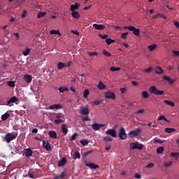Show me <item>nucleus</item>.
Masks as SVG:
<instances>
[{"mask_svg": "<svg viewBox=\"0 0 179 179\" xmlns=\"http://www.w3.org/2000/svg\"><path fill=\"white\" fill-rule=\"evenodd\" d=\"M154 143H164V141L161 140L160 138L155 137L153 139Z\"/></svg>", "mask_w": 179, "mask_h": 179, "instance_id": "nucleus-32", "label": "nucleus"}, {"mask_svg": "<svg viewBox=\"0 0 179 179\" xmlns=\"http://www.w3.org/2000/svg\"><path fill=\"white\" fill-rule=\"evenodd\" d=\"M106 135H110L112 138H117V131L114 129H109L106 131Z\"/></svg>", "mask_w": 179, "mask_h": 179, "instance_id": "nucleus-8", "label": "nucleus"}, {"mask_svg": "<svg viewBox=\"0 0 179 179\" xmlns=\"http://www.w3.org/2000/svg\"><path fill=\"white\" fill-rule=\"evenodd\" d=\"M90 57H93L94 55H99V53H97V52H89L87 53Z\"/></svg>", "mask_w": 179, "mask_h": 179, "instance_id": "nucleus-53", "label": "nucleus"}, {"mask_svg": "<svg viewBox=\"0 0 179 179\" xmlns=\"http://www.w3.org/2000/svg\"><path fill=\"white\" fill-rule=\"evenodd\" d=\"M124 29L129 30V31H133L134 36H139V34H141V30L139 29L135 28V27H124Z\"/></svg>", "mask_w": 179, "mask_h": 179, "instance_id": "nucleus-2", "label": "nucleus"}, {"mask_svg": "<svg viewBox=\"0 0 179 179\" xmlns=\"http://www.w3.org/2000/svg\"><path fill=\"white\" fill-rule=\"evenodd\" d=\"M45 16V12H41L38 13L37 17L38 19H41L42 17H44Z\"/></svg>", "mask_w": 179, "mask_h": 179, "instance_id": "nucleus-44", "label": "nucleus"}, {"mask_svg": "<svg viewBox=\"0 0 179 179\" xmlns=\"http://www.w3.org/2000/svg\"><path fill=\"white\" fill-rule=\"evenodd\" d=\"M89 94H90V91H89V90H85L83 92L84 99H87Z\"/></svg>", "mask_w": 179, "mask_h": 179, "instance_id": "nucleus-34", "label": "nucleus"}, {"mask_svg": "<svg viewBox=\"0 0 179 179\" xmlns=\"http://www.w3.org/2000/svg\"><path fill=\"white\" fill-rule=\"evenodd\" d=\"M106 41L108 45H110V44H113V43H114L115 41L111 38H107Z\"/></svg>", "mask_w": 179, "mask_h": 179, "instance_id": "nucleus-49", "label": "nucleus"}, {"mask_svg": "<svg viewBox=\"0 0 179 179\" xmlns=\"http://www.w3.org/2000/svg\"><path fill=\"white\" fill-rule=\"evenodd\" d=\"M98 87L100 90H104V89H106V85H104L103 82L100 81L98 85Z\"/></svg>", "mask_w": 179, "mask_h": 179, "instance_id": "nucleus-30", "label": "nucleus"}, {"mask_svg": "<svg viewBox=\"0 0 179 179\" xmlns=\"http://www.w3.org/2000/svg\"><path fill=\"white\" fill-rule=\"evenodd\" d=\"M99 37L102 38V40H107L108 38V35H101L99 34Z\"/></svg>", "mask_w": 179, "mask_h": 179, "instance_id": "nucleus-56", "label": "nucleus"}, {"mask_svg": "<svg viewBox=\"0 0 179 179\" xmlns=\"http://www.w3.org/2000/svg\"><path fill=\"white\" fill-rule=\"evenodd\" d=\"M148 48L150 51H155V50H156V48H157V45L156 44H152L148 46Z\"/></svg>", "mask_w": 179, "mask_h": 179, "instance_id": "nucleus-28", "label": "nucleus"}, {"mask_svg": "<svg viewBox=\"0 0 179 179\" xmlns=\"http://www.w3.org/2000/svg\"><path fill=\"white\" fill-rule=\"evenodd\" d=\"M50 34H59V36H61V33H59V30H51L50 31Z\"/></svg>", "mask_w": 179, "mask_h": 179, "instance_id": "nucleus-47", "label": "nucleus"}, {"mask_svg": "<svg viewBox=\"0 0 179 179\" xmlns=\"http://www.w3.org/2000/svg\"><path fill=\"white\" fill-rule=\"evenodd\" d=\"M71 16H73L74 19H79V17H80V14H79V12L78 11H72Z\"/></svg>", "mask_w": 179, "mask_h": 179, "instance_id": "nucleus-23", "label": "nucleus"}, {"mask_svg": "<svg viewBox=\"0 0 179 179\" xmlns=\"http://www.w3.org/2000/svg\"><path fill=\"white\" fill-rule=\"evenodd\" d=\"M150 92L152 94H156L157 96H162L164 94V91L157 90L156 86H151L150 87Z\"/></svg>", "mask_w": 179, "mask_h": 179, "instance_id": "nucleus-1", "label": "nucleus"}, {"mask_svg": "<svg viewBox=\"0 0 179 179\" xmlns=\"http://www.w3.org/2000/svg\"><path fill=\"white\" fill-rule=\"evenodd\" d=\"M7 85L10 87H15V81H8Z\"/></svg>", "mask_w": 179, "mask_h": 179, "instance_id": "nucleus-48", "label": "nucleus"}, {"mask_svg": "<svg viewBox=\"0 0 179 179\" xmlns=\"http://www.w3.org/2000/svg\"><path fill=\"white\" fill-rule=\"evenodd\" d=\"M141 96L143 99H148L149 97V94L148 92L144 91L141 93Z\"/></svg>", "mask_w": 179, "mask_h": 179, "instance_id": "nucleus-40", "label": "nucleus"}, {"mask_svg": "<svg viewBox=\"0 0 179 179\" xmlns=\"http://www.w3.org/2000/svg\"><path fill=\"white\" fill-rule=\"evenodd\" d=\"M62 105L61 104H53L49 107V110H61Z\"/></svg>", "mask_w": 179, "mask_h": 179, "instance_id": "nucleus-14", "label": "nucleus"}, {"mask_svg": "<svg viewBox=\"0 0 179 179\" xmlns=\"http://www.w3.org/2000/svg\"><path fill=\"white\" fill-rule=\"evenodd\" d=\"M90 153H93V150H88L86 152H84V154H83L84 157L89 156V155H90Z\"/></svg>", "mask_w": 179, "mask_h": 179, "instance_id": "nucleus-54", "label": "nucleus"}, {"mask_svg": "<svg viewBox=\"0 0 179 179\" xmlns=\"http://www.w3.org/2000/svg\"><path fill=\"white\" fill-rule=\"evenodd\" d=\"M64 68H66V64L59 62L57 64V69H64Z\"/></svg>", "mask_w": 179, "mask_h": 179, "instance_id": "nucleus-24", "label": "nucleus"}, {"mask_svg": "<svg viewBox=\"0 0 179 179\" xmlns=\"http://www.w3.org/2000/svg\"><path fill=\"white\" fill-rule=\"evenodd\" d=\"M62 131L64 136L68 134V126H66V124H63L62 125Z\"/></svg>", "mask_w": 179, "mask_h": 179, "instance_id": "nucleus-19", "label": "nucleus"}, {"mask_svg": "<svg viewBox=\"0 0 179 179\" xmlns=\"http://www.w3.org/2000/svg\"><path fill=\"white\" fill-rule=\"evenodd\" d=\"M65 177V172H62L60 175L55 176L53 179H62Z\"/></svg>", "mask_w": 179, "mask_h": 179, "instance_id": "nucleus-36", "label": "nucleus"}, {"mask_svg": "<svg viewBox=\"0 0 179 179\" xmlns=\"http://www.w3.org/2000/svg\"><path fill=\"white\" fill-rule=\"evenodd\" d=\"M10 117V114L6 113L3 115H1V121H6L7 119Z\"/></svg>", "mask_w": 179, "mask_h": 179, "instance_id": "nucleus-26", "label": "nucleus"}, {"mask_svg": "<svg viewBox=\"0 0 179 179\" xmlns=\"http://www.w3.org/2000/svg\"><path fill=\"white\" fill-rule=\"evenodd\" d=\"M164 103H165V104H167L168 106H171V107H174L176 106V103H174V102L169 100H164Z\"/></svg>", "mask_w": 179, "mask_h": 179, "instance_id": "nucleus-29", "label": "nucleus"}, {"mask_svg": "<svg viewBox=\"0 0 179 179\" xmlns=\"http://www.w3.org/2000/svg\"><path fill=\"white\" fill-rule=\"evenodd\" d=\"M173 54L175 55V57H179V52L177 50H173Z\"/></svg>", "mask_w": 179, "mask_h": 179, "instance_id": "nucleus-62", "label": "nucleus"}, {"mask_svg": "<svg viewBox=\"0 0 179 179\" xmlns=\"http://www.w3.org/2000/svg\"><path fill=\"white\" fill-rule=\"evenodd\" d=\"M30 48H27L22 52V54L24 55V57H27L29 54H30Z\"/></svg>", "mask_w": 179, "mask_h": 179, "instance_id": "nucleus-37", "label": "nucleus"}, {"mask_svg": "<svg viewBox=\"0 0 179 179\" xmlns=\"http://www.w3.org/2000/svg\"><path fill=\"white\" fill-rule=\"evenodd\" d=\"M19 101V98L17 96H12L8 101L6 106H9L10 107H12V103H16Z\"/></svg>", "mask_w": 179, "mask_h": 179, "instance_id": "nucleus-10", "label": "nucleus"}, {"mask_svg": "<svg viewBox=\"0 0 179 179\" xmlns=\"http://www.w3.org/2000/svg\"><path fill=\"white\" fill-rule=\"evenodd\" d=\"M141 132H142L141 128H137L136 130L131 131L128 134V136L129 138H135L138 136V135H141Z\"/></svg>", "mask_w": 179, "mask_h": 179, "instance_id": "nucleus-3", "label": "nucleus"}, {"mask_svg": "<svg viewBox=\"0 0 179 179\" xmlns=\"http://www.w3.org/2000/svg\"><path fill=\"white\" fill-rule=\"evenodd\" d=\"M104 142H113V138L110 136H105L103 137Z\"/></svg>", "mask_w": 179, "mask_h": 179, "instance_id": "nucleus-42", "label": "nucleus"}, {"mask_svg": "<svg viewBox=\"0 0 179 179\" xmlns=\"http://www.w3.org/2000/svg\"><path fill=\"white\" fill-rule=\"evenodd\" d=\"M105 99L114 101L117 99V96L115 95V93L111 91H108L105 92Z\"/></svg>", "mask_w": 179, "mask_h": 179, "instance_id": "nucleus-4", "label": "nucleus"}, {"mask_svg": "<svg viewBox=\"0 0 179 179\" xmlns=\"http://www.w3.org/2000/svg\"><path fill=\"white\" fill-rule=\"evenodd\" d=\"M164 80H166V82H169V85H173V83H174V80H172L171 78H170V77H168L166 76H164L163 77Z\"/></svg>", "mask_w": 179, "mask_h": 179, "instance_id": "nucleus-22", "label": "nucleus"}, {"mask_svg": "<svg viewBox=\"0 0 179 179\" xmlns=\"http://www.w3.org/2000/svg\"><path fill=\"white\" fill-rule=\"evenodd\" d=\"M130 149L142 150L143 149V145L142 144H139L138 143H131L130 144Z\"/></svg>", "mask_w": 179, "mask_h": 179, "instance_id": "nucleus-7", "label": "nucleus"}, {"mask_svg": "<svg viewBox=\"0 0 179 179\" xmlns=\"http://www.w3.org/2000/svg\"><path fill=\"white\" fill-rule=\"evenodd\" d=\"M93 27L96 29V30H104L106 29V26L103 24H93Z\"/></svg>", "mask_w": 179, "mask_h": 179, "instance_id": "nucleus-15", "label": "nucleus"}, {"mask_svg": "<svg viewBox=\"0 0 179 179\" xmlns=\"http://www.w3.org/2000/svg\"><path fill=\"white\" fill-rule=\"evenodd\" d=\"M73 157H74V159H80V153H79L78 151H76L74 152Z\"/></svg>", "mask_w": 179, "mask_h": 179, "instance_id": "nucleus-46", "label": "nucleus"}, {"mask_svg": "<svg viewBox=\"0 0 179 179\" xmlns=\"http://www.w3.org/2000/svg\"><path fill=\"white\" fill-rule=\"evenodd\" d=\"M85 165L87 167H89L91 169V170H96V169H99V165L94 164V163H85Z\"/></svg>", "mask_w": 179, "mask_h": 179, "instance_id": "nucleus-13", "label": "nucleus"}, {"mask_svg": "<svg viewBox=\"0 0 179 179\" xmlns=\"http://www.w3.org/2000/svg\"><path fill=\"white\" fill-rule=\"evenodd\" d=\"M24 153L26 157H31V156H33V150L30 148L24 149Z\"/></svg>", "mask_w": 179, "mask_h": 179, "instance_id": "nucleus-12", "label": "nucleus"}, {"mask_svg": "<svg viewBox=\"0 0 179 179\" xmlns=\"http://www.w3.org/2000/svg\"><path fill=\"white\" fill-rule=\"evenodd\" d=\"M28 176L29 178H36V176L34 175V170L30 169L28 172Z\"/></svg>", "mask_w": 179, "mask_h": 179, "instance_id": "nucleus-25", "label": "nucleus"}, {"mask_svg": "<svg viewBox=\"0 0 179 179\" xmlns=\"http://www.w3.org/2000/svg\"><path fill=\"white\" fill-rule=\"evenodd\" d=\"M26 15H27V10H24L22 14L21 15L22 17H26Z\"/></svg>", "mask_w": 179, "mask_h": 179, "instance_id": "nucleus-63", "label": "nucleus"}, {"mask_svg": "<svg viewBox=\"0 0 179 179\" xmlns=\"http://www.w3.org/2000/svg\"><path fill=\"white\" fill-rule=\"evenodd\" d=\"M45 150H47L48 152L51 150V144H50L48 141L45 143Z\"/></svg>", "mask_w": 179, "mask_h": 179, "instance_id": "nucleus-43", "label": "nucleus"}, {"mask_svg": "<svg viewBox=\"0 0 179 179\" xmlns=\"http://www.w3.org/2000/svg\"><path fill=\"white\" fill-rule=\"evenodd\" d=\"M61 122H64V120H62L61 119L55 120V124H61Z\"/></svg>", "mask_w": 179, "mask_h": 179, "instance_id": "nucleus-59", "label": "nucleus"}, {"mask_svg": "<svg viewBox=\"0 0 179 179\" xmlns=\"http://www.w3.org/2000/svg\"><path fill=\"white\" fill-rule=\"evenodd\" d=\"M152 71H153V68L149 67L148 69H143V72H144V73H150V72H152Z\"/></svg>", "mask_w": 179, "mask_h": 179, "instance_id": "nucleus-39", "label": "nucleus"}, {"mask_svg": "<svg viewBox=\"0 0 179 179\" xmlns=\"http://www.w3.org/2000/svg\"><path fill=\"white\" fill-rule=\"evenodd\" d=\"M127 36H128V32L122 33V38H124V40L127 39Z\"/></svg>", "mask_w": 179, "mask_h": 179, "instance_id": "nucleus-60", "label": "nucleus"}, {"mask_svg": "<svg viewBox=\"0 0 179 179\" xmlns=\"http://www.w3.org/2000/svg\"><path fill=\"white\" fill-rule=\"evenodd\" d=\"M134 177L135 178L140 179L142 176L139 173H136L134 174Z\"/></svg>", "mask_w": 179, "mask_h": 179, "instance_id": "nucleus-64", "label": "nucleus"}, {"mask_svg": "<svg viewBox=\"0 0 179 179\" xmlns=\"http://www.w3.org/2000/svg\"><path fill=\"white\" fill-rule=\"evenodd\" d=\"M13 36H15V37L16 38L17 40L20 39V36L19 35V33H14Z\"/></svg>", "mask_w": 179, "mask_h": 179, "instance_id": "nucleus-61", "label": "nucleus"}, {"mask_svg": "<svg viewBox=\"0 0 179 179\" xmlns=\"http://www.w3.org/2000/svg\"><path fill=\"white\" fill-rule=\"evenodd\" d=\"M16 136H17L16 135H13L10 133H8L5 136L4 139L7 143H10V142H12V141L16 139Z\"/></svg>", "mask_w": 179, "mask_h": 179, "instance_id": "nucleus-5", "label": "nucleus"}, {"mask_svg": "<svg viewBox=\"0 0 179 179\" xmlns=\"http://www.w3.org/2000/svg\"><path fill=\"white\" fill-rule=\"evenodd\" d=\"M163 152H164V147L161 146L157 148V153L158 155L163 153Z\"/></svg>", "mask_w": 179, "mask_h": 179, "instance_id": "nucleus-35", "label": "nucleus"}, {"mask_svg": "<svg viewBox=\"0 0 179 179\" xmlns=\"http://www.w3.org/2000/svg\"><path fill=\"white\" fill-rule=\"evenodd\" d=\"M48 135L52 139H57V132H55V131H49Z\"/></svg>", "mask_w": 179, "mask_h": 179, "instance_id": "nucleus-20", "label": "nucleus"}, {"mask_svg": "<svg viewBox=\"0 0 179 179\" xmlns=\"http://www.w3.org/2000/svg\"><path fill=\"white\" fill-rule=\"evenodd\" d=\"M171 157H173L176 160H178L179 153L178 152H171Z\"/></svg>", "mask_w": 179, "mask_h": 179, "instance_id": "nucleus-33", "label": "nucleus"}, {"mask_svg": "<svg viewBox=\"0 0 179 179\" xmlns=\"http://www.w3.org/2000/svg\"><path fill=\"white\" fill-rule=\"evenodd\" d=\"M171 164H173V162H165L164 163V167H170V166H171Z\"/></svg>", "mask_w": 179, "mask_h": 179, "instance_id": "nucleus-55", "label": "nucleus"}, {"mask_svg": "<svg viewBox=\"0 0 179 179\" xmlns=\"http://www.w3.org/2000/svg\"><path fill=\"white\" fill-rule=\"evenodd\" d=\"M66 164V158L63 157L62 159L58 162L59 167H63V166H65Z\"/></svg>", "mask_w": 179, "mask_h": 179, "instance_id": "nucleus-18", "label": "nucleus"}, {"mask_svg": "<svg viewBox=\"0 0 179 179\" xmlns=\"http://www.w3.org/2000/svg\"><path fill=\"white\" fill-rule=\"evenodd\" d=\"M103 55H105V57H111V55L110 54V52H108L107 50H104L103 51Z\"/></svg>", "mask_w": 179, "mask_h": 179, "instance_id": "nucleus-52", "label": "nucleus"}, {"mask_svg": "<svg viewBox=\"0 0 179 179\" xmlns=\"http://www.w3.org/2000/svg\"><path fill=\"white\" fill-rule=\"evenodd\" d=\"M90 113V110H89V107L85 106V107L81 108L80 114H83V115H89Z\"/></svg>", "mask_w": 179, "mask_h": 179, "instance_id": "nucleus-11", "label": "nucleus"}, {"mask_svg": "<svg viewBox=\"0 0 179 179\" xmlns=\"http://www.w3.org/2000/svg\"><path fill=\"white\" fill-rule=\"evenodd\" d=\"M80 6V4H79V3H75V4H72L70 8V10H71V12H75L76 10L79 9V6Z\"/></svg>", "mask_w": 179, "mask_h": 179, "instance_id": "nucleus-16", "label": "nucleus"}, {"mask_svg": "<svg viewBox=\"0 0 179 179\" xmlns=\"http://www.w3.org/2000/svg\"><path fill=\"white\" fill-rule=\"evenodd\" d=\"M76 138H78V134L75 133L74 134H73L70 140L72 142V141L76 140Z\"/></svg>", "mask_w": 179, "mask_h": 179, "instance_id": "nucleus-51", "label": "nucleus"}, {"mask_svg": "<svg viewBox=\"0 0 179 179\" xmlns=\"http://www.w3.org/2000/svg\"><path fill=\"white\" fill-rule=\"evenodd\" d=\"M164 131L167 134H172V132H176V129L166 127L164 129Z\"/></svg>", "mask_w": 179, "mask_h": 179, "instance_id": "nucleus-27", "label": "nucleus"}, {"mask_svg": "<svg viewBox=\"0 0 179 179\" xmlns=\"http://www.w3.org/2000/svg\"><path fill=\"white\" fill-rule=\"evenodd\" d=\"M162 120H164V121H166V122H169V120H167L164 115L159 116L158 120L162 121Z\"/></svg>", "mask_w": 179, "mask_h": 179, "instance_id": "nucleus-45", "label": "nucleus"}, {"mask_svg": "<svg viewBox=\"0 0 179 179\" xmlns=\"http://www.w3.org/2000/svg\"><path fill=\"white\" fill-rule=\"evenodd\" d=\"M152 167H155V164L150 162L145 166V169H152Z\"/></svg>", "mask_w": 179, "mask_h": 179, "instance_id": "nucleus-50", "label": "nucleus"}, {"mask_svg": "<svg viewBox=\"0 0 179 179\" xmlns=\"http://www.w3.org/2000/svg\"><path fill=\"white\" fill-rule=\"evenodd\" d=\"M59 92L60 93H64V92H68V90H69V89H68V87H60L59 89H58Z\"/></svg>", "mask_w": 179, "mask_h": 179, "instance_id": "nucleus-31", "label": "nucleus"}, {"mask_svg": "<svg viewBox=\"0 0 179 179\" xmlns=\"http://www.w3.org/2000/svg\"><path fill=\"white\" fill-rule=\"evenodd\" d=\"M155 73H157V75H162V73H164V71L162 69V67L157 66L155 68Z\"/></svg>", "mask_w": 179, "mask_h": 179, "instance_id": "nucleus-17", "label": "nucleus"}, {"mask_svg": "<svg viewBox=\"0 0 179 179\" xmlns=\"http://www.w3.org/2000/svg\"><path fill=\"white\" fill-rule=\"evenodd\" d=\"M31 76L29 75H24V80L27 83H30V82H31Z\"/></svg>", "mask_w": 179, "mask_h": 179, "instance_id": "nucleus-21", "label": "nucleus"}, {"mask_svg": "<svg viewBox=\"0 0 179 179\" xmlns=\"http://www.w3.org/2000/svg\"><path fill=\"white\" fill-rule=\"evenodd\" d=\"M80 143H81V145H83V146H87V145H89V141H87V140H81L80 141Z\"/></svg>", "mask_w": 179, "mask_h": 179, "instance_id": "nucleus-41", "label": "nucleus"}, {"mask_svg": "<svg viewBox=\"0 0 179 179\" xmlns=\"http://www.w3.org/2000/svg\"><path fill=\"white\" fill-rule=\"evenodd\" d=\"M92 129H94V131H99L100 128H103V127H106V124L94 123V124H92Z\"/></svg>", "mask_w": 179, "mask_h": 179, "instance_id": "nucleus-9", "label": "nucleus"}, {"mask_svg": "<svg viewBox=\"0 0 179 179\" xmlns=\"http://www.w3.org/2000/svg\"><path fill=\"white\" fill-rule=\"evenodd\" d=\"M110 71H111V72H116V71H121V68L111 66L110 68Z\"/></svg>", "mask_w": 179, "mask_h": 179, "instance_id": "nucleus-38", "label": "nucleus"}, {"mask_svg": "<svg viewBox=\"0 0 179 179\" xmlns=\"http://www.w3.org/2000/svg\"><path fill=\"white\" fill-rule=\"evenodd\" d=\"M118 136L120 139L124 141V139H127V133L125 132V129L124 127H121L119 130Z\"/></svg>", "mask_w": 179, "mask_h": 179, "instance_id": "nucleus-6", "label": "nucleus"}, {"mask_svg": "<svg viewBox=\"0 0 179 179\" xmlns=\"http://www.w3.org/2000/svg\"><path fill=\"white\" fill-rule=\"evenodd\" d=\"M120 91L121 92V93H122V94H125V93H127V88L125 87L120 88Z\"/></svg>", "mask_w": 179, "mask_h": 179, "instance_id": "nucleus-58", "label": "nucleus"}, {"mask_svg": "<svg viewBox=\"0 0 179 179\" xmlns=\"http://www.w3.org/2000/svg\"><path fill=\"white\" fill-rule=\"evenodd\" d=\"M55 118H64V115L62 113L56 114Z\"/></svg>", "mask_w": 179, "mask_h": 179, "instance_id": "nucleus-57", "label": "nucleus"}]
</instances>
